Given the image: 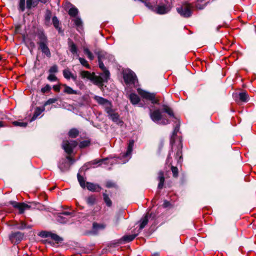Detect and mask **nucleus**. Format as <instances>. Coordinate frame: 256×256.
I'll use <instances>...</instances> for the list:
<instances>
[{"label": "nucleus", "mask_w": 256, "mask_h": 256, "mask_svg": "<svg viewBox=\"0 0 256 256\" xmlns=\"http://www.w3.org/2000/svg\"><path fill=\"white\" fill-rule=\"evenodd\" d=\"M182 142L180 140L178 142V144L176 146V149L174 150L173 154H172L170 156V160H172V163H167V160H166V164H169L170 166H171V170L172 172L173 176L175 178H176L178 176V172L177 167L172 166V156L176 160L178 163L181 162L182 158Z\"/></svg>", "instance_id": "nucleus-1"}, {"label": "nucleus", "mask_w": 256, "mask_h": 256, "mask_svg": "<svg viewBox=\"0 0 256 256\" xmlns=\"http://www.w3.org/2000/svg\"><path fill=\"white\" fill-rule=\"evenodd\" d=\"M164 3L159 4L156 6H153L150 3V0H148L146 2L144 1L140 2L144 3L146 6L152 11L158 14H164L168 12L170 9V4L168 0H164Z\"/></svg>", "instance_id": "nucleus-2"}, {"label": "nucleus", "mask_w": 256, "mask_h": 256, "mask_svg": "<svg viewBox=\"0 0 256 256\" xmlns=\"http://www.w3.org/2000/svg\"><path fill=\"white\" fill-rule=\"evenodd\" d=\"M106 54L104 52H100L98 54L99 67L102 70V72L98 77L100 78L102 81V84L104 82H107L110 74L109 71L106 69L102 62Z\"/></svg>", "instance_id": "nucleus-3"}, {"label": "nucleus", "mask_w": 256, "mask_h": 256, "mask_svg": "<svg viewBox=\"0 0 256 256\" xmlns=\"http://www.w3.org/2000/svg\"><path fill=\"white\" fill-rule=\"evenodd\" d=\"M150 116L151 119L155 122L163 125H166L170 123V120L168 118L162 117V112L158 109L154 111L150 110Z\"/></svg>", "instance_id": "nucleus-4"}, {"label": "nucleus", "mask_w": 256, "mask_h": 256, "mask_svg": "<svg viewBox=\"0 0 256 256\" xmlns=\"http://www.w3.org/2000/svg\"><path fill=\"white\" fill-rule=\"evenodd\" d=\"M80 75L83 79L87 78L97 85H102V81L100 78L96 76L94 72L91 73L88 71L82 70L80 72Z\"/></svg>", "instance_id": "nucleus-5"}, {"label": "nucleus", "mask_w": 256, "mask_h": 256, "mask_svg": "<svg viewBox=\"0 0 256 256\" xmlns=\"http://www.w3.org/2000/svg\"><path fill=\"white\" fill-rule=\"evenodd\" d=\"M178 12L184 18H188L192 15V6L189 4H185L176 8Z\"/></svg>", "instance_id": "nucleus-6"}, {"label": "nucleus", "mask_w": 256, "mask_h": 256, "mask_svg": "<svg viewBox=\"0 0 256 256\" xmlns=\"http://www.w3.org/2000/svg\"><path fill=\"white\" fill-rule=\"evenodd\" d=\"M138 94L144 98L150 100L152 104H158V100L156 98V94L150 93L142 89L138 88Z\"/></svg>", "instance_id": "nucleus-7"}, {"label": "nucleus", "mask_w": 256, "mask_h": 256, "mask_svg": "<svg viewBox=\"0 0 256 256\" xmlns=\"http://www.w3.org/2000/svg\"><path fill=\"white\" fill-rule=\"evenodd\" d=\"M78 145V142L76 140H64L62 147L64 151L68 154H70L72 152L74 148Z\"/></svg>", "instance_id": "nucleus-8"}, {"label": "nucleus", "mask_w": 256, "mask_h": 256, "mask_svg": "<svg viewBox=\"0 0 256 256\" xmlns=\"http://www.w3.org/2000/svg\"><path fill=\"white\" fill-rule=\"evenodd\" d=\"M179 127L180 124H177L176 126H175L174 130L172 133V136L170 139V144L172 145V150L170 151L168 153V155L167 158V163L170 162V164L172 163V160H170V156L173 154L174 153V150H175V149H176V148L174 146V136L176 134L177 132L179 130Z\"/></svg>", "instance_id": "nucleus-9"}, {"label": "nucleus", "mask_w": 256, "mask_h": 256, "mask_svg": "<svg viewBox=\"0 0 256 256\" xmlns=\"http://www.w3.org/2000/svg\"><path fill=\"white\" fill-rule=\"evenodd\" d=\"M124 79L128 84H134L137 80L135 74L132 71L126 72L124 74Z\"/></svg>", "instance_id": "nucleus-10"}, {"label": "nucleus", "mask_w": 256, "mask_h": 256, "mask_svg": "<svg viewBox=\"0 0 256 256\" xmlns=\"http://www.w3.org/2000/svg\"><path fill=\"white\" fill-rule=\"evenodd\" d=\"M38 236L42 238H50L52 240H54L57 243L62 240V239L56 234L47 231L40 232L38 234Z\"/></svg>", "instance_id": "nucleus-11"}, {"label": "nucleus", "mask_w": 256, "mask_h": 256, "mask_svg": "<svg viewBox=\"0 0 256 256\" xmlns=\"http://www.w3.org/2000/svg\"><path fill=\"white\" fill-rule=\"evenodd\" d=\"M94 100L99 104L103 106L105 108L106 111L108 110V108L109 109L110 108H112L111 102L104 98L98 96H95L94 97Z\"/></svg>", "instance_id": "nucleus-12"}, {"label": "nucleus", "mask_w": 256, "mask_h": 256, "mask_svg": "<svg viewBox=\"0 0 256 256\" xmlns=\"http://www.w3.org/2000/svg\"><path fill=\"white\" fill-rule=\"evenodd\" d=\"M106 227V224L104 223L94 222L92 224V232L94 234H96L100 230H104Z\"/></svg>", "instance_id": "nucleus-13"}, {"label": "nucleus", "mask_w": 256, "mask_h": 256, "mask_svg": "<svg viewBox=\"0 0 256 256\" xmlns=\"http://www.w3.org/2000/svg\"><path fill=\"white\" fill-rule=\"evenodd\" d=\"M31 206L24 202H17V210L18 214H24L26 210H29Z\"/></svg>", "instance_id": "nucleus-14"}, {"label": "nucleus", "mask_w": 256, "mask_h": 256, "mask_svg": "<svg viewBox=\"0 0 256 256\" xmlns=\"http://www.w3.org/2000/svg\"><path fill=\"white\" fill-rule=\"evenodd\" d=\"M106 112L113 122L117 123L120 122V120L119 118V115L118 113L115 112L113 110L112 108H110L109 109L108 108V110H106Z\"/></svg>", "instance_id": "nucleus-15"}, {"label": "nucleus", "mask_w": 256, "mask_h": 256, "mask_svg": "<svg viewBox=\"0 0 256 256\" xmlns=\"http://www.w3.org/2000/svg\"><path fill=\"white\" fill-rule=\"evenodd\" d=\"M134 145V141L131 140L129 141L128 144V148L126 153L123 154L122 157L126 158H130L132 152V151L133 147Z\"/></svg>", "instance_id": "nucleus-16"}, {"label": "nucleus", "mask_w": 256, "mask_h": 256, "mask_svg": "<svg viewBox=\"0 0 256 256\" xmlns=\"http://www.w3.org/2000/svg\"><path fill=\"white\" fill-rule=\"evenodd\" d=\"M86 186L88 190L92 192H100L102 189L101 187L98 184L90 182H86Z\"/></svg>", "instance_id": "nucleus-17"}, {"label": "nucleus", "mask_w": 256, "mask_h": 256, "mask_svg": "<svg viewBox=\"0 0 256 256\" xmlns=\"http://www.w3.org/2000/svg\"><path fill=\"white\" fill-rule=\"evenodd\" d=\"M62 86L64 88V92L68 94H78V91L73 90L71 87L67 86L66 84H62Z\"/></svg>", "instance_id": "nucleus-18"}, {"label": "nucleus", "mask_w": 256, "mask_h": 256, "mask_svg": "<svg viewBox=\"0 0 256 256\" xmlns=\"http://www.w3.org/2000/svg\"><path fill=\"white\" fill-rule=\"evenodd\" d=\"M47 45L48 43H42V44H39V46L42 53L46 55V56L50 58L51 56V54Z\"/></svg>", "instance_id": "nucleus-19"}, {"label": "nucleus", "mask_w": 256, "mask_h": 256, "mask_svg": "<svg viewBox=\"0 0 256 256\" xmlns=\"http://www.w3.org/2000/svg\"><path fill=\"white\" fill-rule=\"evenodd\" d=\"M68 45L70 52L73 54H76L77 56H78V54L77 46L76 45V44H74V42L70 39H68Z\"/></svg>", "instance_id": "nucleus-20"}, {"label": "nucleus", "mask_w": 256, "mask_h": 256, "mask_svg": "<svg viewBox=\"0 0 256 256\" xmlns=\"http://www.w3.org/2000/svg\"><path fill=\"white\" fill-rule=\"evenodd\" d=\"M129 98L132 104H138L140 101L138 96L134 93L130 94L129 96Z\"/></svg>", "instance_id": "nucleus-21"}, {"label": "nucleus", "mask_w": 256, "mask_h": 256, "mask_svg": "<svg viewBox=\"0 0 256 256\" xmlns=\"http://www.w3.org/2000/svg\"><path fill=\"white\" fill-rule=\"evenodd\" d=\"M158 180L160 181L158 184V188L162 189L163 188L164 182V174L162 171H160L158 174Z\"/></svg>", "instance_id": "nucleus-22"}, {"label": "nucleus", "mask_w": 256, "mask_h": 256, "mask_svg": "<svg viewBox=\"0 0 256 256\" xmlns=\"http://www.w3.org/2000/svg\"><path fill=\"white\" fill-rule=\"evenodd\" d=\"M240 100L242 102H247L249 100L248 95L247 92H241L239 94Z\"/></svg>", "instance_id": "nucleus-23"}, {"label": "nucleus", "mask_w": 256, "mask_h": 256, "mask_svg": "<svg viewBox=\"0 0 256 256\" xmlns=\"http://www.w3.org/2000/svg\"><path fill=\"white\" fill-rule=\"evenodd\" d=\"M38 36L40 39V42H38V45L42 44V43H48L47 38L43 32L39 33Z\"/></svg>", "instance_id": "nucleus-24"}, {"label": "nucleus", "mask_w": 256, "mask_h": 256, "mask_svg": "<svg viewBox=\"0 0 256 256\" xmlns=\"http://www.w3.org/2000/svg\"><path fill=\"white\" fill-rule=\"evenodd\" d=\"M86 202L88 205L92 206L96 203V197L94 195L90 196L86 198Z\"/></svg>", "instance_id": "nucleus-25"}, {"label": "nucleus", "mask_w": 256, "mask_h": 256, "mask_svg": "<svg viewBox=\"0 0 256 256\" xmlns=\"http://www.w3.org/2000/svg\"><path fill=\"white\" fill-rule=\"evenodd\" d=\"M70 164L66 160H64V162L60 163L58 165L59 168L62 172L68 170L70 168Z\"/></svg>", "instance_id": "nucleus-26"}, {"label": "nucleus", "mask_w": 256, "mask_h": 256, "mask_svg": "<svg viewBox=\"0 0 256 256\" xmlns=\"http://www.w3.org/2000/svg\"><path fill=\"white\" fill-rule=\"evenodd\" d=\"M136 236V234L126 235L122 238V240L125 242H130L132 241Z\"/></svg>", "instance_id": "nucleus-27"}, {"label": "nucleus", "mask_w": 256, "mask_h": 256, "mask_svg": "<svg viewBox=\"0 0 256 256\" xmlns=\"http://www.w3.org/2000/svg\"><path fill=\"white\" fill-rule=\"evenodd\" d=\"M38 4L37 0H26V8L28 9H30L32 7L36 6Z\"/></svg>", "instance_id": "nucleus-28"}, {"label": "nucleus", "mask_w": 256, "mask_h": 256, "mask_svg": "<svg viewBox=\"0 0 256 256\" xmlns=\"http://www.w3.org/2000/svg\"><path fill=\"white\" fill-rule=\"evenodd\" d=\"M162 110L164 112L167 113L170 116L174 117L172 110L169 106L164 105Z\"/></svg>", "instance_id": "nucleus-29"}, {"label": "nucleus", "mask_w": 256, "mask_h": 256, "mask_svg": "<svg viewBox=\"0 0 256 256\" xmlns=\"http://www.w3.org/2000/svg\"><path fill=\"white\" fill-rule=\"evenodd\" d=\"M162 110L164 112L167 113L170 116L174 117L172 110L169 106L164 105Z\"/></svg>", "instance_id": "nucleus-30"}, {"label": "nucleus", "mask_w": 256, "mask_h": 256, "mask_svg": "<svg viewBox=\"0 0 256 256\" xmlns=\"http://www.w3.org/2000/svg\"><path fill=\"white\" fill-rule=\"evenodd\" d=\"M62 74L64 78L66 80H70L73 74L69 69H64L62 71Z\"/></svg>", "instance_id": "nucleus-31"}, {"label": "nucleus", "mask_w": 256, "mask_h": 256, "mask_svg": "<svg viewBox=\"0 0 256 256\" xmlns=\"http://www.w3.org/2000/svg\"><path fill=\"white\" fill-rule=\"evenodd\" d=\"M103 198L104 202L106 204V206L108 207H110L112 206V202L108 195L106 193H104Z\"/></svg>", "instance_id": "nucleus-32"}, {"label": "nucleus", "mask_w": 256, "mask_h": 256, "mask_svg": "<svg viewBox=\"0 0 256 256\" xmlns=\"http://www.w3.org/2000/svg\"><path fill=\"white\" fill-rule=\"evenodd\" d=\"M79 132L76 128H72L68 132V136L72 138H75L78 135Z\"/></svg>", "instance_id": "nucleus-33"}, {"label": "nucleus", "mask_w": 256, "mask_h": 256, "mask_svg": "<svg viewBox=\"0 0 256 256\" xmlns=\"http://www.w3.org/2000/svg\"><path fill=\"white\" fill-rule=\"evenodd\" d=\"M78 10L76 7L71 8L68 10V14L72 17H75L78 14Z\"/></svg>", "instance_id": "nucleus-34"}, {"label": "nucleus", "mask_w": 256, "mask_h": 256, "mask_svg": "<svg viewBox=\"0 0 256 256\" xmlns=\"http://www.w3.org/2000/svg\"><path fill=\"white\" fill-rule=\"evenodd\" d=\"M43 110L41 109L40 108H36L35 110L34 113L32 118V120H36L38 116H39L42 112Z\"/></svg>", "instance_id": "nucleus-35"}, {"label": "nucleus", "mask_w": 256, "mask_h": 256, "mask_svg": "<svg viewBox=\"0 0 256 256\" xmlns=\"http://www.w3.org/2000/svg\"><path fill=\"white\" fill-rule=\"evenodd\" d=\"M148 222V214H146L142 220L140 224V229L142 230L144 228Z\"/></svg>", "instance_id": "nucleus-36"}, {"label": "nucleus", "mask_w": 256, "mask_h": 256, "mask_svg": "<svg viewBox=\"0 0 256 256\" xmlns=\"http://www.w3.org/2000/svg\"><path fill=\"white\" fill-rule=\"evenodd\" d=\"M84 53L87 55L88 58L90 60H93L94 59V56L90 52L89 49L87 48H84Z\"/></svg>", "instance_id": "nucleus-37"}, {"label": "nucleus", "mask_w": 256, "mask_h": 256, "mask_svg": "<svg viewBox=\"0 0 256 256\" xmlns=\"http://www.w3.org/2000/svg\"><path fill=\"white\" fill-rule=\"evenodd\" d=\"M63 216L64 215L61 214L60 213V214L57 216L56 220L60 223L65 224L68 221V219Z\"/></svg>", "instance_id": "nucleus-38"}, {"label": "nucleus", "mask_w": 256, "mask_h": 256, "mask_svg": "<svg viewBox=\"0 0 256 256\" xmlns=\"http://www.w3.org/2000/svg\"><path fill=\"white\" fill-rule=\"evenodd\" d=\"M77 176H78V180L80 184V186L82 188H84L86 187V183H85V180H84V178H83V176H80L79 174H78Z\"/></svg>", "instance_id": "nucleus-39"}, {"label": "nucleus", "mask_w": 256, "mask_h": 256, "mask_svg": "<svg viewBox=\"0 0 256 256\" xmlns=\"http://www.w3.org/2000/svg\"><path fill=\"white\" fill-rule=\"evenodd\" d=\"M52 14L50 10H47L45 14V23L48 25L50 23V20L51 18Z\"/></svg>", "instance_id": "nucleus-40"}, {"label": "nucleus", "mask_w": 256, "mask_h": 256, "mask_svg": "<svg viewBox=\"0 0 256 256\" xmlns=\"http://www.w3.org/2000/svg\"><path fill=\"white\" fill-rule=\"evenodd\" d=\"M52 21L53 25L54 26V28L56 29L60 30V28L59 26L60 22H59V20L58 19V18L56 16H54L52 18Z\"/></svg>", "instance_id": "nucleus-41"}, {"label": "nucleus", "mask_w": 256, "mask_h": 256, "mask_svg": "<svg viewBox=\"0 0 256 256\" xmlns=\"http://www.w3.org/2000/svg\"><path fill=\"white\" fill-rule=\"evenodd\" d=\"M30 226H28L24 221H20V224L17 222V228L20 230H24V228H29Z\"/></svg>", "instance_id": "nucleus-42"}, {"label": "nucleus", "mask_w": 256, "mask_h": 256, "mask_svg": "<svg viewBox=\"0 0 256 256\" xmlns=\"http://www.w3.org/2000/svg\"><path fill=\"white\" fill-rule=\"evenodd\" d=\"M79 61L80 63L84 66H85L87 68H90V66L88 64L87 60L82 58H78Z\"/></svg>", "instance_id": "nucleus-43"}, {"label": "nucleus", "mask_w": 256, "mask_h": 256, "mask_svg": "<svg viewBox=\"0 0 256 256\" xmlns=\"http://www.w3.org/2000/svg\"><path fill=\"white\" fill-rule=\"evenodd\" d=\"M90 144V142L88 140H83L80 142L79 146L80 148H84L88 146Z\"/></svg>", "instance_id": "nucleus-44"}, {"label": "nucleus", "mask_w": 256, "mask_h": 256, "mask_svg": "<svg viewBox=\"0 0 256 256\" xmlns=\"http://www.w3.org/2000/svg\"><path fill=\"white\" fill-rule=\"evenodd\" d=\"M107 161H109V160L108 158H106V159H101V160H94L92 163V164H99L100 165H101L103 163H104V164H106V162Z\"/></svg>", "instance_id": "nucleus-45"}, {"label": "nucleus", "mask_w": 256, "mask_h": 256, "mask_svg": "<svg viewBox=\"0 0 256 256\" xmlns=\"http://www.w3.org/2000/svg\"><path fill=\"white\" fill-rule=\"evenodd\" d=\"M106 186L108 188H116V184L111 180H108L106 182Z\"/></svg>", "instance_id": "nucleus-46"}, {"label": "nucleus", "mask_w": 256, "mask_h": 256, "mask_svg": "<svg viewBox=\"0 0 256 256\" xmlns=\"http://www.w3.org/2000/svg\"><path fill=\"white\" fill-rule=\"evenodd\" d=\"M74 20V24L78 28H80L82 26V21L80 18H76Z\"/></svg>", "instance_id": "nucleus-47"}, {"label": "nucleus", "mask_w": 256, "mask_h": 256, "mask_svg": "<svg viewBox=\"0 0 256 256\" xmlns=\"http://www.w3.org/2000/svg\"><path fill=\"white\" fill-rule=\"evenodd\" d=\"M10 240L11 241L12 243L14 244V245H15L16 243V233L12 232L10 236Z\"/></svg>", "instance_id": "nucleus-48"}, {"label": "nucleus", "mask_w": 256, "mask_h": 256, "mask_svg": "<svg viewBox=\"0 0 256 256\" xmlns=\"http://www.w3.org/2000/svg\"><path fill=\"white\" fill-rule=\"evenodd\" d=\"M50 89H51L50 86L48 84H46V86H44V88H42L41 89V92L42 93L44 94V93L50 92Z\"/></svg>", "instance_id": "nucleus-49"}, {"label": "nucleus", "mask_w": 256, "mask_h": 256, "mask_svg": "<svg viewBox=\"0 0 256 256\" xmlns=\"http://www.w3.org/2000/svg\"><path fill=\"white\" fill-rule=\"evenodd\" d=\"M19 8L22 12L25 10V0H20L19 4Z\"/></svg>", "instance_id": "nucleus-50"}, {"label": "nucleus", "mask_w": 256, "mask_h": 256, "mask_svg": "<svg viewBox=\"0 0 256 256\" xmlns=\"http://www.w3.org/2000/svg\"><path fill=\"white\" fill-rule=\"evenodd\" d=\"M49 72L51 74L56 73L58 72V66L56 65L52 66L49 70Z\"/></svg>", "instance_id": "nucleus-51"}, {"label": "nucleus", "mask_w": 256, "mask_h": 256, "mask_svg": "<svg viewBox=\"0 0 256 256\" xmlns=\"http://www.w3.org/2000/svg\"><path fill=\"white\" fill-rule=\"evenodd\" d=\"M48 79L52 82L56 81L57 80V78L56 76L55 75L52 74H50L48 78Z\"/></svg>", "instance_id": "nucleus-52"}, {"label": "nucleus", "mask_w": 256, "mask_h": 256, "mask_svg": "<svg viewBox=\"0 0 256 256\" xmlns=\"http://www.w3.org/2000/svg\"><path fill=\"white\" fill-rule=\"evenodd\" d=\"M56 101H57L56 98H50L45 103V105L54 104Z\"/></svg>", "instance_id": "nucleus-53"}, {"label": "nucleus", "mask_w": 256, "mask_h": 256, "mask_svg": "<svg viewBox=\"0 0 256 256\" xmlns=\"http://www.w3.org/2000/svg\"><path fill=\"white\" fill-rule=\"evenodd\" d=\"M24 238V234L20 232H17V241L18 240H21Z\"/></svg>", "instance_id": "nucleus-54"}, {"label": "nucleus", "mask_w": 256, "mask_h": 256, "mask_svg": "<svg viewBox=\"0 0 256 256\" xmlns=\"http://www.w3.org/2000/svg\"><path fill=\"white\" fill-rule=\"evenodd\" d=\"M75 84L80 88H82L84 86L82 82L78 80L75 82Z\"/></svg>", "instance_id": "nucleus-55"}, {"label": "nucleus", "mask_w": 256, "mask_h": 256, "mask_svg": "<svg viewBox=\"0 0 256 256\" xmlns=\"http://www.w3.org/2000/svg\"><path fill=\"white\" fill-rule=\"evenodd\" d=\"M170 202L168 201L165 200L164 202V204H162V206H163L164 208H168V207L170 206Z\"/></svg>", "instance_id": "nucleus-56"}, {"label": "nucleus", "mask_w": 256, "mask_h": 256, "mask_svg": "<svg viewBox=\"0 0 256 256\" xmlns=\"http://www.w3.org/2000/svg\"><path fill=\"white\" fill-rule=\"evenodd\" d=\"M26 124H27L26 122H17V126L25 127V126H26Z\"/></svg>", "instance_id": "nucleus-57"}, {"label": "nucleus", "mask_w": 256, "mask_h": 256, "mask_svg": "<svg viewBox=\"0 0 256 256\" xmlns=\"http://www.w3.org/2000/svg\"><path fill=\"white\" fill-rule=\"evenodd\" d=\"M54 90L56 92H60V86L56 85L53 86Z\"/></svg>", "instance_id": "nucleus-58"}, {"label": "nucleus", "mask_w": 256, "mask_h": 256, "mask_svg": "<svg viewBox=\"0 0 256 256\" xmlns=\"http://www.w3.org/2000/svg\"><path fill=\"white\" fill-rule=\"evenodd\" d=\"M70 78H72L74 82L78 80L77 76L74 74H72Z\"/></svg>", "instance_id": "nucleus-59"}, {"label": "nucleus", "mask_w": 256, "mask_h": 256, "mask_svg": "<svg viewBox=\"0 0 256 256\" xmlns=\"http://www.w3.org/2000/svg\"><path fill=\"white\" fill-rule=\"evenodd\" d=\"M61 214H62L64 216H70L72 214V213L68 212H64L61 213Z\"/></svg>", "instance_id": "nucleus-60"}, {"label": "nucleus", "mask_w": 256, "mask_h": 256, "mask_svg": "<svg viewBox=\"0 0 256 256\" xmlns=\"http://www.w3.org/2000/svg\"><path fill=\"white\" fill-rule=\"evenodd\" d=\"M66 158L70 162H74V160L70 156H66Z\"/></svg>", "instance_id": "nucleus-61"}, {"label": "nucleus", "mask_w": 256, "mask_h": 256, "mask_svg": "<svg viewBox=\"0 0 256 256\" xmlns=\"http://www.w3.org/2000/svg\"><path fill=\"white\" fill-rule=\"evenodd\" d=\"M49 0H38V2H40L42 3L46 4V3Z\"/></svg>", "instance_id": "nucleus-62"}, {"label": "nucleus", "mask_w": 256, "mask_h": 256, "mask_svg": "<svg viewBox=\"0 0 256 256\" xmlns=\"http://www.w3.org/2000/svg\"><path fill=\"white\" fill-rule=\"evenodd\" d=\"M11 204H12L14 208H16V202H12Z\"/></svg>", "instance_id": "nucleus-63"}, {"label": "nucleus", "mask_w": 256, "mask_h": 256, "mask_svg": "<svg viewBox=\"0 0 256 256\" xmlns=\"http://www.w3.org/2000/svg\"><path fill=\"white\" fill-rule=\"evenodd\" d=\"M114 224H115L116 226H118V218H116V221L114 222Z\"/></svg>", "instance_id": "nucleus-64"}]
</instances>
